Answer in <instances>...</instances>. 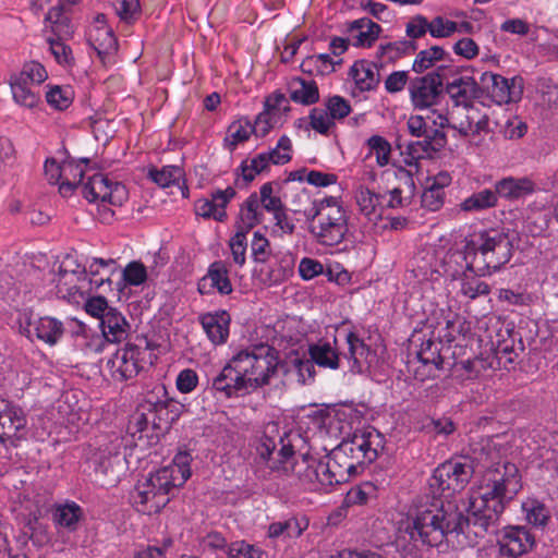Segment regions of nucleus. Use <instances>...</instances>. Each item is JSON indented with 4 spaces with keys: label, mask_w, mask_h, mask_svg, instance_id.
Listing matches in <instances>:
<instances>
[{
    "label": "nucleus",
    "mask_w": 558,
    "mask_h": 558,
    "mask_svg": "<svg viewBox=\"0 0 558 558\" xmlns=\"http://www.w3.org/2000/svg\"><path fill=\"white\" fill-rule=\"evenodd\" d=\"M266 553L244 541L234 542L228 548L229 558H265Z\"/></svg>",
    "instance_id": "obj_54"
},
{
    "label": "nucleus",
    "mask_w": 558,
    "mask_h": 558,
    "mask_svg": "<svg viewBox=\"0 0 558 558\" xmlns=\"http://www.w3.org/2000/svg\"><path fill=\"white\" fill-rule=\"evenodd\" d=\"M83 517V510L75 502L58 506L53 512V521L59 526L75 531Z\"/></svg>",
    "instance_id": "obj_33"
},
{
    "label": "nucleus",
    "mask_w": 558,
    "mask_h": 558,
    "mask_svg": "<svg viewBox=\"0 0 558 558\" xmlns=\"http://www.w3.org/2000/svg\"><path fill=\"white\" fill-rule=\"evenodd\" d=\"M522 508L530 524L535 527H544L547 525L550 519V512L544 504L536 499H530L523 502Z\"/></svg>",
    "instance_id": "obj_39"
},
{
    "label": "nucleus",
    "mask_w": 558,
    "mask_h": 558,
    "mask_svg": "<svg viewBox=\"0 0 558 558\" xmlns=\"http://www.w3.org/2000/svg\"><path fill=\"white\" fill-rule=\"evenodd\" d=\"M147 177L160 187L175 189L177 193L180 194L182 198L189 196V189L183 180L184 172L180 167L167 166L161 170H157L153 167L148 170Z\"/></svg>",
    "instance_id": "obj_20"
},
{
    "label": "nucleus",
    "mask_w": 558,
    "mask_h": 558,
    "mask_svg": "<svg viewBox=\"0 0 558 558\" xmlns=\"http://www.w3.org/2000/svg\"><path fill=\"white\" fill-rule=\"evenodd\" d=\"M342 63V60H333L328 53H320L306 57L301 63V70L310 75H325L333 72L335 65Z\"/></svg>",
    "instance_id": "obj_29"
},
{
    "label": "nucleus",
    "mask_w": 558,
    "mask_h": 558,
    "mask_svg": "<svg viewBox=\"0 0 558 558\" xmlns=\"http://www.w3.org/2000/svg\"><path fill=\"white\" fill-rule=\"evenodd\" d=\"M429 27L430 22H428L426 17L417 15L407 24L405 32L411 38L410 40H414L424 36L426 32H429Z\"/></svg>",
    "instance_id": "obj_63"
},
{
    "label": "nucleus",
    "mask_w": 558,
    "mask_h": 558,
    "mask_svg": "<svg viewBox=\"0 0 558 558\" xmlns=\"http://www.w3.org/2000/svg\"><path fill=\"white\" fill-rule=\"evenodd\" d=\"M356 201L360 209H393L403 206L401 191L399 189L380 194L369 189L361 187L356 194Z\"/></svg>",
    "instance_id": "obj_18"
},
{
    "label": "nucleus",
    "mask_w": 558,
    "mask_h": 558,
    "mask_svg": "<svg viewBox=\"0 0 558 558\" xmlns=\"http://www.w3.org/2000/svg\"><path fill=\"white\" fill-rule=\"evenodd\" d=\"M32 85L13 75L11 76L10 86L16 104L26 108H34L39 102V95L32 89Z\"/></svg>",
    "instance_id": "obj_32"
},
{
    "label": "nucleus",
    "mask_w": 558,
    "mask_h": 558,
    "mask_svg": "<svg viewBox=\"0 0 558 558\" xmlns=\"http://www.w3.org/2000/svg\"><path fill=\"white\" fill-rule=\"evenodd\" d=\"M50 50L60 64H71L73 61L72 50L61 39H49Z\"/></svg>",
    "instance_id": "obj_64"
},
{
    "label": "nucleus",
    "mask_w": 558,
    "mask_h": 558,
    "mask_svg": "<svg viewBox=\"0 0 558 558\" xmlns=\"http://www.w3.org/2000/svg\"><path fill=\"white\" fill-rule=\"evenodd\" d=\"M446 93L457 107L472 106V101L482 96V88L473 77L462 76L448 83Z\"/></svg>",
    "instance_id": "obj_19"
},
{
    "label": "nucleus",
    "mask_w": 558,
    "mask_h": 558,
    "mask_svg": "<svg viewBox=\"0 0 558 558\" xmlns=\"http://www.w3.org/2000/svg\"><path fill=\"white\" fill-rule=\"evenodd\" d=\"M256 353L257 356L253 361L254 366L248 378V388L268 385L270 378L278 372L287 375L290 371L288 363L279 360L278 351L275 348L268 344H259L256 345Z\"/></svg>",
    "instance_id": "obj_9"
},
{
    "label": "nucleus",
    "mask_w": 558,
    "mask_h": 558,
    "mask_svg": "<svg viewBox=\"0 0 558 558\" xmlns=\"http://www.w3.org/2000/svg\"><path fill=\"white\" fill-rule=\"evenodd\" d=\"M351 75L360 90H372L379 83V72L374 64L357 61L351 68Z\"/></svg>",
    "instance_id": "obj_26"
},
{
    "label": "nucleus",
    "mask_w": 558,
    "mask_h": 558,
    "mask_svg": "<svg viewBox=\"0 0 558 558\" xmlns=\"http://www.w3.org/2000/svg\"><path fill=\"white\" fill-rule=\"evenodd\" d=\"M104 338L108 342H121L128 338L130 325L125 317L117 310L112 308L107 312L102 320L99 322Z\"/></svg>",
    "instance_id": "obj_23"
},
{
    "label": "nucleus",
    "mask_w": 558,
    "mask_h": 558,
    "mask_svg": "<svg viewBox=\"0 0 558 558\" xmlns=\"http://www.w3.org/2000/svg\"><path fill=\"white\" fill-rule=\"evenodd\" d=\"M310 125L316 132L327 134L335 123L326 109L313 108L310 113Z\"/></svg>",
    "instance_id": "obj_56"
},
{
    "label": "nucleus",
    "mask_w": 558,
    "mask_h": 558,
    "mask_svg": "<svg viewBox=\"0 0 558 558\" xmlns=\"http://www.w3.org/2000/svg\"><path fill=\"white\" fill-rule=\"evenodd\" d=\"M252 257L257 264H266L271 255L270 243L259 231L254 232L251 243Z\"/></svg>",
    "instance_id": "obj_49"
},
{
    "label": "nucleus",
    "mask_w": 558,
    "mask_h": 558,
    "mask_svg": "<svg viewBox=\"0 0 558 558\" xmlns=\"http://www.w3.org/2000/svg\"><path fill=\"white\" fill-rule=\"evenodd\" d=\"M140 355L141 348L133 343H126L118 349L107 361L111 378L122 383L136 377L142 369Z\"/></svg>",
    "instance_id": "obj_12"
},
{
    "label": "nucleus",
    "mask_w": 558,
    "mask_h": 558,
    "mask_svg": "<svg viewBox=\"0 0 558 558\" xmlns=\"http://www.w3.org/2000/svg\"><path fill=\"white\" fill-rule=\"evenodd\" d=\"M512 241L506 233L481 232L465 239L463 259L466 269L477 276L499 270L512 257Z\"/></svg>",
    "instance_id": "obj_3"
},
{
    "label": "nucleus",
    "mask_w": 558,
    "mask_h": 558,
    "mask_svg": "<svg viewBox=\"0 0 558 558\" xmlns=\"http://www.w3.org/2000/svg\"><path fill=\"white\" fill-rule=\"evenodd\" d=\"M312 361L320 367L337 369L339 367V354L329 342H317L308 347Z\"/></svg>",
    "instance_id": "obj_30"
},
{
    "label": "nucleus",
    "mask_w": 558,
    "mask_h": 558,
    "mask_svg": "<svg viewBox=\"0 0 558 558\" xmlns=\"http://www.w3.org/2000/svg\"><path fill=\"white\" fill-rule=\"evenodd\" d=\"M123 280L129 286H141L147 279V270L143 263L133 260L123 269Z\"/></svg>",
    "instance_id": "obj_55"
},
{
    "label": "nucleus",
    "mask_w": 558,
    "mask_h": 558,
    "mask_svg": "<svg viewBox=\"0 0 558 558\" xmlns=\"http://www.w3.org/2000/svg\"><path fill=\"white\" fill-rule=\"evenodd\" d=\"M47 102L58 109L64 110L66 109L73 101V92L70 87L65 86H52L46 94Z\"/></svg>",
    "instance_id": "obj_46"
},
{
    "label": "nucleus",
    "mask_w": 558,
    "mask_h": 558,
    "mask_svg": "<svg viewBox=\"0 0 558 558\" xmlns=\"http://www.w3.org/2000/svg\"><path fill=\"white\" fill-rule=\"evenodd\" d=\"M458 29V23L436 16L430 21L429 34L435 38H445Z\"/></svg>",
    "instance_id": "obj_57"
},
{
    "label": "nucleus",
    "mask_w": 558,
    "mask_h": 558,
    "mask_svg": "<svg viewBox=\"0 0 558 558\" xmlns=\"http://www.w3.org/2000/svg\"><path fill=\"white\" fill-rule=\"evenodd\" d=\"M480 86L482 94L486 92L487 96L497 105L515 102L521 99L523 93L522 85L517 84V77L508 80L492 72H485L481 75Z\"/></svg>",
    "instance_id": "obj_11"
},
{
    "label": "nucleus",
    "mask_w": 558,
    "mask_h": 558,
    "mask_svg": "<svg viewBox=\"0 0 558 558\" xmlns=\"http://www.w3.org/2000/svg\"><path fill=\"white\" fill-rule=\"evenodd\" d=\"M83 195L89 202L101 199L112 206L121 207L128 198V191L123 184L111 182L105 175L97 173L83 185Z\"/></svg>",
    "instance_id": "obj_13"
},
{
    "label": "nucleus",
    "mask_w": 558,
    "mask_h": 558,
    "mask_svg": "<svg viewBox=\"0 0 558 558\" xmlns=\"http://www.w3.org/2000/svg\"><path fill=\"white\" fill-rule=\"evenodd\" d=\"M461 113H464V118L466 120V123H450L449 119L446 117L440 116V128H452L457 130L461 136L468 137L472 134V130L474 126V121L478 118L481 111L480 109L472 106H466L464 108H461Z\"/></svg>",
    "instance_id": "obj_40"
},
{
    "label": "nucleus",
    "mask_w": 558,
    "mask_h": 558,
    "mask_svg": "<svg viewBox=\"0 0 558 558\" xmlns=\"http://www.w3.org/2000/svg\"><path fill=\"white\" fill-rule=\"evenodd\" d=\"M84 307L87 314L98 318L99 322L102 320V317H105L109 310L113 308L108 305L107 299L105 296L99 295L87 298Z\"/></svg>",
    "instance_id": "obj_61"
},
{
    "label": "nucleus",
    "mask_w": 558,
    "mask_h": 558,
    "mask_svg": "<svg viewBox=\"0 0 558 558\" xmlns=\"http://www.w3.org/2000/svg\"><path fill=\"white\" fill-rule=\"evenodd\" d=\"M197 290L201 294H210L218 291L225 295L233 291L229 269L225 262L216 260L209 265L207 274L197 283Z\"/></svg>",
    "instance_id": "obj_17"
},
{
    "label": "nucleus",
    "mask_w": 558,
    "mask_h": 558,
    "mask_svg": "<svg viewBox=\"0 0 558 558\" xmlns=\"http://www.w3.org/2000/svg\"><path fill=\"white\" fill-rule=\"evenodd\" d=\"M213 387L218 391L225 392L228 398L248 388L245 380L235 372L230 362L213 379Z\"/></svg>",
    "instance_id": "obj_25"
},
{
    "label": "nucleus",
    "mask_w": 558,
    "mask_h": 558,
    "mask_svg": "<svg viewBox=\"0 0 558 558\" xmlns=\"http://www.w3.org/2000/svg\"><path fill=\"white\" fill-rule=\"evenodd\" d=\"M291 141L287 135H282L277 146L266 155L271 157L270 162L274 165H284L291 160L289 151L291 150Z\"/></svg>",
    "instance_id": "obj_58"
},
{
    "label": "nucleus",
    "mask_w": 558,
    "mask_h": 558,
    "mask_svg": "<svg viewBox=\"0 0 558 558\" xmlns=\"http://www.w3.org/2000/svg\"><path fill=\"white\" fill-rule=\"evenodd\" d=\"M290 98L302 105H313L319 99V92L314 81L294 78L290 84Z\"/></svg>",
    "instance_id": "obj_27"
},
{
    "label": "nucleus",
    "mask_w": 558,
    "mask_h": 558,
    "mask_svg": "<svg viewBox=\"0 0 558 558\" xmlns=\"http://www.w3.org/2000/svg\"><path fill=\"white\" fill-rule=\"evenodd\" d=\"M347 32L354 47H372L378 39L381 27L372 20L362 17L349 23Z\"/></svg>",
    "instance_id": "obj_22"
},
{
    "label": "nucleus",
    "mask_w": 558,
    "mask_h": 558,
    "mask_svg": "<svg viewBox=\"0 0 558 558\" xmlns=\"http://www.w3.org/2000/svg\"><path fill=\"white\" fill-rule=\"evenodd\" d=\"M448 53L440 46H433L428 49L422 50L417 53L412 70L416 73H423L432 68L435 62L445 60Z\"/></svg>",
    "instance_id": "obj_37"
},
{
    "label": "nucleus",
    "mask_w": 558,
    "mask_h": 558,
    "mask_svg": "<svg viewBox=\"0 0 558 558\" xmlns=\"http://www.w3.org/2000/svg\"><path fill=\"white\" fill-rule=\"evenodd\" d=\"M449 350L450 348H444L440 339L428 338L422 341L417 357L424 366L430 365L434 369L440 371L450 365L449 357L446 354Z\"/></svg>",
    "instance_id": "obj_21"
},
{
    "label": "nucleus",
    "mask_w": 558,
    "mask_h": 558,
    "mask_svg": "<svg viewBox=\"0 0 558 558\" xmlns=\"http://www.w3.org/2000/svg\"><path fill=\"white\" fill-rule=\"evenodd\" d=\"M257 356L256 345L252 349H245L235 354L229 362L238 372V374L245 380L246 386L248 387V378L251 376L253 369V361H255Z\"/></svg>",
    "instance_id": "obj_41"
},
{
    "label": "nucleus",
    "mask_w": 558,
    "mask_h": 558,
    "mask_svg": "<svg viewBox=\"0 0 558 558\" xmlns=\"http://www.w3.org/2000/svg\"><path fill=\"white\" fill-rule=\"evenodd\" d=\"M235 196V190L231 186L226 190H218L211 194V198L198 201L201 209H223L229 201Z\"/></svg>",
    "instance_id": "obj_48"
},
{
    "label": "nucleus",
    "mask_w": 558,
    "mask_h": 558,
    "mask_svg": "<svg viewBox=\"0 0 558 558\" xmlns=\"http://www.w3.org/2000/svg\"><path fill=\"white\" fill-rule=\"evenodd\" d=\"M56 288L62 298L78 303L80 299H85V295L90 291L100 289L104 284H111L110 277L99 279H88L87 269H78L77 272L73 270H63L62 275H57Z\"/></svg>",
    "instance_id": "obj_7"
},
{
    "label": "nucleus",
    "mask_w": 558,
    "mask_h": 558,
    "mask_svg": "<svg viewBox=\"0 0 558 558\" xmlns=\"http://www.w3.org/2000/svg\"><path fill=\"white\" fill-rule=\"evenodd\" d=\"M376 496V486L372 482H363L352 487L345 495L342 507L364 505Z\"/></svg>",
    "instance_id": "obj_42"
},
{
    "label": "nucleus",
    "mask_w": 558,
    "mask_h": 558,
    "mask_svg": "<svg viewBox=\"0 0 558 558\" xmlns=\"http://www.w3.org/2000/svg\"><path fill=\"white\" fill-rule=\"evenodd\" d=\"M254 131L255 128H253L250 121H234L228 128V134L225 138V144L230 151H233L238 144L246 142L251 134L254 133Z\"/></svg>",
    "instance_id": "obj_36"
},
{
    "label": "nucleus",
    "mask_w": 558,
    "mask_h": 558,
    "mask_svg": "<svg viewBox=\"0 0 558 558\" xmlns=\"http://www.w3.org/2000/svg\"><path fill=\"white\" fill-rule=\"evenodd\" d=\"M122 460L116 447L107 446L90 449L86 463L100 481L107 485H114L120 481Z\"/></svg>",
    "instance_id": "obj_10"
},
{
    "label": "nucleus",
    "mask_w": 558,
    "mask_h": 558,
    "mask_svg": "<svg viewBox=\"0 0 558 558\" xmlns=\"http://www.w3.org/2000/svg\"><path fill=\"white\" fill-rule=\"evenodd\" d=\"M262 203L264 209H282L279 197L272 195V184L266 183L260 189V195L252 194L244 203V209H257Z\"/></svg>",
    "instance_id": "obj_35"
},
{
    "label": "nucleus",
    "mask_w": 558,
    "mask_h": 558,
    "mask_svg": "<svg viewBox=\"0 0 558 558\" xmlns=\"http://www.w3.org/2000/svg\"><path fill=\"white\" fill-rule=\"evenodd\" d=\"M288 363L289 372H295L298 376V381L301 384H306L308 380H313L316 374L314 361L312 359L303 360L299 356L298 352L290 354L289 360L286 361Z\"/></svg>",
    "instance_id": "obj_38"
},
{
    "label": "nucleus",
    "mask_w": 558,
    "mask_h": 558,
    "mask_svg": "<svg viewBox=\"0 0 558 558\" xmlns=\"http://www.w3.org/2000/svg\"><path fill=\"white\" fill-rule=\"evenodd\" d=\"M90 37L95 50L101 58L116 52L118 49V41L113 32L106 26H97L95 34Z\"/></svg>",
    "instance_id": "obj_34"
},
{
    "label": "nucleus",
    "mask_w": 558,
    "mask_h": 558,
    "mask_svg": "<svg viewBox=\"0 0 558 558\" xmlns=\"http://www.w3.org/2000/svg\"><path fill=\"white\" fill-rule=\"evenodd\" d=\"M14 76L31 84L39 85L47 80L48 74L40 63L32 61L25 63L22 71Z\"/></svg>",
    "instance_id": "obj_51"
},
{
    "label": "nucleus",
    "mask_w": 558,
    "mask_h": 558,
    "mask_svg": "<svg viewBox=\"0 0 558 558\" xmlns=\"http://www.w3.org/2000/svg\"><path fill=\"white\" fill-rule=\"evenodd\" d=\"M371 151L375 153L377 163L380 167L388 165L390 159L391 146L389 142L379 135H373L367 141Z\"/></svg>",
    "instance_id": "obj_52"
},
{
    "label": "nucleus",
    "mask_w": 558,
    "mask_h": 558,
    "mask_svg": "<svg viewBox=\"0 0 558 558\" xmlns=\"http://www.w3.org/2000/svg\"><path fill=\"white\" fill-rule=\"evenodd\" d=\"M379 447H381L379 433H354L351 438L343 439L322 460L303 456V461L307 464L305 476L327 487L347 483L377 459Z\"/></svg>",
    "instance_id": "obj_2"
},
{
    "label": "nucleus",
    "mask_w": 558,
    "mask_h": 558,
    "mask_svg": "<svg viewBox=\"0 0 558 558\" xmlns=\"http://www.w3.org/2000/svg\"><path fill=\"white\" fill-rule=\"evenodd\" d=\"M156 483L154 480L147 478L144 483L138 484L132 494V500L136 509L141 512L142 507H148L155 502Z\"/></svg>",
    "instance_id": "obj_45"
},
{
    "label": "nucleus",
    "mask_w": 558,
    "mask_h": 558,
    "mask_svg": "<svg viewBox=\"0 0 558 558\" xmlns=\"http://www.w3.org/2000/svg\"><path fill=\"white\" fill-rule=\"evenodd\" d=\"M271 157L269 155H266V153H262L251 159L250 163L243 162L242 163V177L244 181L252 182L254 178L267 169L268 165L270 163Z\"/></svg>",
    "instance_id": "obj_50"
},
{
    "label": "nucleus",
    "mask_w": 558,
    "mask_h": 558,
    "mask_svg": "<svg viewBox=\"0 0 558 558\" xmlns=\"http://www.w3.org/2000/svg\"><path fill=\"white\" fill-rule=\"evenodd\" d=\"M229 246L231 250V254L233 257V260L236 265L243 266L246 260V236H244L242 233L234 234L229 242Z\"/></svg>",
    "instance_id": "obj_62"
},
{
    "label": "nucleus",
    "mask_w": 558,
    "mask_h": 558,
    "mask_svg": "<svg viewBox=\"0 0 558 558\" xmlns=\"http://www.w3.org/2000/svg\"><path fill=\"white\" fill-rule=\"evenodd\" d=\"M310 231L319 239L323 244L335 245L342 241L348 231V218L344 211H314L308 216Z\"/></svg>",
    "instance_id": "obj_8"
},
{
    "label": "nucleus",
    "mask_w": 558,
    "mask_h": 558,
    "mask_svg": "<svg viewBox=\"0 0 558 558\" xmlns=\"http://www.w3.org/2000/svg\"><path fill=\"white\" fill-rule=\"evenodd\" d=\"M498 545V558H517L533 548L535 538L525 526H507Z\"/></svg>",
    "instance_id": "obj_15"
},
{
    "label": "nucleus",
    "mask_w": 558,
    "mask_h": 558,
    "mask_svg": "<svg viewBox=\"0 0 558 558\" xmlns=\"http://www.w3.org/2000/svg\"><path fill=\"white\" fill-rule=\"evenodd\" d=\"M116 13L124 23H134L141 15L140 0H119Z\"/></svg>",
    "instance_id": "obj_53"
},
{
    "label": "nucleus",
    "mask_w": 558,
    "mask_h": 558,
    "mask_svg": "<svg viewBox=\"0 0 558 558\" xmlns=\"http://www.w3.org/2000/svg\"><path fill=\"white\" fill-rule=\"evenodd\" d=\"M475 469L468 458L463 460H449L438 465L429 481V486L439 493H458L468 485Z\"/></svg>",
    "instance_id": "obj_6"
},
{
    "label": "nucleus",
    "mask_w": 558,
    "mask_h": 558,
    "mask_svg": "<svg viewBox=\"0 0 558 558\" xmlns=\"http://www.w3.org/2000/svg\"><path fill=\"white\" fill-rule=\"evenodd\" d=\"M417 49L414 40H399L395 43H388L378 47L377 54L379 58L387 57L388 60L393 61L402 56L410 54Z\"/></svg>",
    "instance_id": "obj_43"
},
{
    "label": "nucleus",
    "mask_w": 558,
    "mask_h": 558,
    "mask_svg": "<svg viewBox=\"0 0 558 558\" xmlns=\"http://www.w3.org/2000/svg\"><path fill=\"white\" fill-rule=\"evenodd\" d=\"M34 332L37 339L52 345L63 335V324L52 317H40L34 325Z\"/></svg>",
    "instance_id": "obj_31"
},
{
    "label": "nucleus",
    "mask_w": 558,
    "mask_h": 558,
    "mask_svg": "<svg viewBox=\"0 0 558 558\" xmlns=\"http://www.w3.org/2000/svg\"><path fill=\"white\" fill-rule=\"evenodd\" d=\"M26 422L21 407L0 399V444L4 445L5 440L21 439L20 432L25 429Z\"/></svg>",
    "instance_id": "obj_16"
},
{
    "label": "nucleus",
    "mask_w": 558,
    "mask_h": 558,
    "mask_svg": "<svg viewBox=\"0 0 558 558\" xmlns=\"http://www.w3.org/2000/svg\"><path fill=\"white\" fill-rule=\"evenodd\" d=\"M369 221H373L377 228L401 230L408 225V219L402 216L384 217L383 211H365Z\"/></svg>",
    "instance_id": "obj_47"
},
{
    "label": "nucleus",
    "mask_w": 558,
    "mask_h": 558,
    "mask_svg": "<svg viewBox=\"0 0 558 558\" xmlns=\"http://www.w3.org/2000/svg\"><path fill=\"white\" fill-rule=\"evenodd\" d=\"M202 325L208 338L215 344L225 343L229 336L230 315L226 311L202 316Z\"/></svg>",
    "instance_id": "obj_24"
},
{
    "label": "nucleus",
    "mask_w": 558,
    "mask_h": 558,
    "mask_svg": "<svg viewBox=\"0 0 558 558\" xmlns=\"http://www.w3.org/2000/svg\"><path fill=\"white\" fill-rule=\"evenodd\" d=\"M263 211H240L238 220L235 221V234L246 233L258 225L262 220Z\"/></svg>",
    "instance_id": "obj_59"
},
{
    "label": "nucleus",
    "mask_w": 558,
    "mask_h": 558,
    "mask_svg": "<svg viewBox=\"0 0 558 558\" xmlns=\"http://www.w3.org/2000/svg\"><path fill=\"white\" fill-rule=\"evenodd\" d=\"M171 421L165 400L146 399L131 416L126 433L135 446L151 447L169 432Z\"/></svg>",
    "instance_id": "obj_4"
},
{
    "label": "nucleus",
    "mask_w": 558,
    "mask_h": 558,
    "mask_svg": "<svg viewBox=\"0 0 558 558\" xmlns=\"http://www.w3.org/2000/svg\"><path fill=\"white\" fill-rule=\"evenodd\" d=\"M535 183L527 178H504L496 182L495 191L483 190L462 203L461 209H485L497 206V197L517 201L534 193Z\"/></svg>",
    "instance_id": "obj_5"
},
{
    "label": "nucleus",
    "mask_w": 558,
    "mask_h": 558,
    "mask_svg": "<svg viewBox=\"0 0 558 558\" xmlns=\"http://www.w3.org/2000/svg\"><path fill=\"white\" fill-rule=\"evenodd\" d=\"M520 475L515 464L497 462L485 471L477 497L468 507L456 504H432L420 509L405 527L412 541H421L429 547L439 546L449 534H471L484 537L497 527L506 505L519 492Z\"/></svg>",
    "instance_id": "obj_1"
},
{
    "label": "nucleus",
    "mask_w": 558,
    "mask_h": 558,
    "mask_svg": "<svg viewBox=\"0 0 558 558\" xmlns=\"http://www.w3.org/2000/svg\"><path fill=\"white\" fill-rule=\"evenodd\" d=\"M347 342L349 344V360L351 362L350 371L353 374H360L362 373V364L359 356H362L365 351H368V348L354 332L347 335Z\"/></svg>",
    "instance_id": "obj_44"
},
{
    "label": "nucleus",
    "mask_w": 558,
    "mask_h": 558,
    "mask_svg": "<svg viewBox=\"0 0 558 558\" xmlns=\"http://www.w3.org/2000/svg\"><path fill=\"white\" fill-rule=\"evenodd\" d=\"M409 93L413 106L425 109L436 105L442 94V77L439 71L411 80Z\"/></svg>",
    "instance_id": "obj_14"
},
{
    "label": "nucleus",
    "mask_w": 558,
    "mask_h": 558,
    "mask_svg": "<svg viewBox=\"0 0 558 558\" xmlns=\"http://www.w3.org/2000/svg\"><path fill=\"white\" fill-rule=\"evenodd\" d=\"M308 527V520L305 517H292L283 522H274L268 527V536L271 538L286 535L287 537H299Z\"/></svg>",
    "instance_id": "obj_28"
},
{
    "label": "nucleus",
    "mask_w": 558,
    "mask_h": 558,
    "mask_svg": "<svg viewBox=\"0 0 558 558\" xmlns=\"http://www.w3.org/2000/svg\"><path fill=\"white\" fill-rule=\"evenodd\" d=\"M326 110L332 120L343 119L351 112V106L344 98L332 96L326 102Z\"/></svg>",
    "instance_id": "obj_60"
}]
</instances>
